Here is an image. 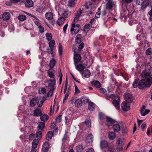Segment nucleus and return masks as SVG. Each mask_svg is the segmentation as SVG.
Instances as JSON below:
<instances>
[{
	"label": "nucleus",
	"instance_id": "24",
	"mask_svg": "<svg viewBox=\"0 0 152 152\" xmlns=\"http://www.w3.org/2000/svg\"><path fill=\"white\" fill-rule=\"evenodd\" d=\"M10 13L8 12H4L2 15V18L4 20H8L10 19Z\"/></svg>",
	"mask_w": 152,
	"mask_h": 152
},
{
	"label": "nucleus",
	"instance_id": "42",
	"mask_svg": "<svg viewBox=\"0 0 152 152\" xmlns=\"http://www.w3.org/2000/svg\"><path fill=\"white\" fill-rule=\"evenodd\" d=\"M54 89V88H51L50 89L47 94L48 97H51L53 96Z\"/></svg>",
	"mask_w": 152,
	"mask_h": 152
},
{
	"label": "nucleus",
	"instance_id": "51",
	"mask_svg": "<svg viewBox=\"0 0 152 152\" xmlns=\"http://www.w3.org/2000/svg\"><path fill=\"white\" fill-rule=\"evenodd\" d=\"M83 9L81 10V9H79L75 15V16L80 17L83 13Z\"/></svg>",
	"mask_w": 152,
	"mask_h": 152
},
{
	"label": "nucleus",
	"instance_id": "23",
	"mask_svg": "<svg viewBox=\"0 0 152 152\" xmlns=\"http://www.w3.org/2000/svg\"><path fill=\"white\" fill-rule=\"evenodd\" d=\"M83 37L82 36L81 34H78L75 38V42L76 43H80Z\"/></svg>",
	"mask_w": 152,
	"mask_h": 152
},
{
	"label": "nucleus",
	"instance_id": "5",
	"mask_svg": "<svg viewBox=\"0 0 152 152\" xmlns=\"http://www.w3.org/2000/svg\"><path fill=\"white\" fill-rule=\"evenodd\" d=\"M124 99L126 102L129 103H131L133 100V96L129 93H126L124 94Z\"/></svg>",
	"mask_w": 152,
	"mask_h": 152
},
{
	"label": "nucleus",
	"instance_id": "53",
	"mask_svg": "<svg viewBox=\"0 0 152 152\" xmlns=\"http://www.w3.org/2000/svg\"><path fill=\"white\" fill-rule=\"evenodd\" d=\"M62 119V115H60L56 118V122L58 123L61 121Z\"/></svg>",
	"mask_w": 152,
	"mask_h": 152
},
{
	"label": "nucleus",
	"instance_id": "10",
	"mask_svg": "<svg viewBox=\"0 0 152 152\" xmlns=\"http://www.w3.org/2000/svg\"><path fill=\"white\" fill-rule=\"evenodd\" d=\"M50 148V144L48 141H46L43 144L42 149V151L45 152H47Z\"/></svg>",
	"mask_w": 152,
	"mask_h": 152
},
{
	"label": "nucleus",
	"instance_id": "27",
	"mask_svg": "<svg viewBox=\"0 0 152 152\" xmlns=\"http://www.w3.org/2000/svg\"><path fill=\"white\" fill-rule=\"evenodd\" d=\"M53 133L51 131H49L47 133L46 138V139L48 141H49L51 139L53 136Z\"/></svg>",
	"mask_w": 152,
	"mask_h": 152
},
{
	"label": "nucleus",
	"instance_id": "22",
	"mask_svg": "<svg viewBox=\"0 0 152 152\" xmlns=\"http://www.w3.org/2000/svg\"><path fill=\"white\" fill-rule=\"evenodd\" d=\"M33 114L35 116H39L42 114L41 110L38 108H36L34 111Z\"/></svg>",
	"mask_w": 152,
	"mask_h": 152
},
{
	"label": "nucleus",
	"instance_id": "43",
	"mask_svg": "<svg viewBox=\"0 0 152 152\" xmlns=\"http://www.w3.org/2000/svg\"><path fill=\"white\" fill-rule=\"evenodd\" d=\"M139 79H136L134 81V83H133V86L134 88H136L139 85Z\"/></svg>",
	"mask_w": 152,
	"mask_h": 152
},
{
	"label": "nucleus",
	"instance_id": "6",
	"mask_svg": "<svg viewBox=\"0 0 152 152\" xmlns=\"http://www.w3.org/2000/svg\"><path fill=\"white\" fill-rule=\"evenodd\" d=\"M121 107L123 110L126 111L129 110L130 108V105L129 103L124 102L121 104Z\"/></svg>",
	"mask_w": 152,
	"mask_h": 152
},
{
	"label": "nucleus",
	"instance_id": "46",
	"mask_svg": "<svg viewBox=\"0 0 152 152\" xmlns=\"http://www.w3.org/2000/svg\"><path fill=\"white\" fill-rule=\"evenodd\" d=\"M107 117L104 114L101 113L99 114V118L101 120L106 119V118Z\"/></svg>",
	"mask_w": 152,
	"mask_h": 152
},
{
	"label": "nucleus",
	"instance_id": "38",
	"mask_svg": "<svg viewBox=\"0 0 152 152\" xmlns=\"http://www.w3.org/2000/svg\"><path fill=\"white\" fill-rule=\"evenodd\" d=\"M95 108L94 104L92 102L88 103V109L91 110H93Z\"/></svg>",
	"mask_w": 152,
	"mask_h": 152
},
{
	"label": "nucleus",
	"instance_id": "52",
	"mask_svg": "<svg viewBox=\"0 0 152 152\" xmlns=\"http://www.w3.org/2000/svg\"><path fill=\"white\" fill-rule=\"evenodd\" d=\"M128 130V129L127 127L125 126H123L122 128V131L123 133H126Z\"/></svg>",
	"mask_w": 152,
	"mask_h": 152
},
{
	"label": "nucleus",
	"instance_id": "39",
	"mask_svg": "<svg viewBox=\"0 0 152 152\" xmlns=\"http://www.w3.org/2000/svg\"><path fill=\"white\" fill-rule=\"evenodd\" d=\"M48 118V116L47 115H41L40 117L41 120L44 121H47Z\"/></svg>",
	"mask_w": 152,
	"mask_h": 152
},
{
	"label": "nucleus",
	"instance_id": "45",
	"mask_svg": "<svg viewBox=\"0 0 152 152\" xmlns=\"http://www.w3.org/2000/svg\"><path fill=\"white\" fill-rule=\"evenodd\" d=\"M115 98V95L113 94H111L110 95H107L106 96V98L107 99H110L111 98L112 99H114Z\"/></svg>",
	"mask_w": 152,
	"mask_h": 152
},
{
	"label": "nucleus",
	"instance_id": "3",
	"mask_svg": "<svg viewBox=\"0 0 152 152\" xmlns=\"http://www.w3.org/2000/svg\"><path fill=\"white\" fill-rule=\"evenodd\" d=\"M136 3L138 5H142L141 9L142 10H143L148 5L149 1H148L145 0H136Z\"/></svg>",
	"mask_w": 152,
	"mask_h": 152
},
{
	"label": "nucleus",
	"instance_id": "17",
	"mask_svg": "<svg viewBox=\"0 0 152 152\" xmlns=\"http://www.w3.org/2000/svg\"><path fill=\"white\" fill-rule=\"evenodd\" d=\"M45 126V123L44 122H39L38 123L37 129L39 131L43 130Z\"/></svg>",
	"mask_w": 152,
	"mask_h": 152
},
{
	"label": "nucleus",
	"instance_id": "54",
	"mask_svg": "<svg viewBox=\"0 0 152 152\" xmlns=\"http://www.w3.org/2000/svg\"><path fill=\"white\" fill-rule=\"evenodd\" d=\"M75 94L76 95L79 93L80 92V90L77 86L76 85H75Z\"/></svg>",
	"mask_w": 152,
	"mask_h": 152
},
{
	"label": "nucleus",
	"instance_id": "7",
	"mask_svg": "<svg viewBox=\"0 0 152 152\" xmlns=\"http://www.w3.org/2000/svg\"><path fill=\"white\" fill-rule=\"evenodd\" d=\"M117 97L118 98V99L117 100L114 99L112 102V103L116 108L117 110H119L120 108V98L118 96H117Z\"/></svg>",
	"mask_w": 152,
	"mask_h": 152
},
{
	"label": "nucleus",
	"instance_id": "55",
	"mask_svg": "<svg viewBox=\"0 0 152 152\" xmlns=\"http://www.w3.org/2000/svg\"><path fill=\"white\" fill-rule=\"evenodd\" d=\"M152 54V50L151 48H148L146 51V54L147 55H149Z\"/></svg>",
	"mask_w": 152,
	"mask_h": 152
},
{
	"label": "nucleus",
	"instance_id": "61",
	"mask_svg": "<svg viewBox=\"0 0 152 152\" xmlns=\"http://www.w3.org/2000/svg\"><path fill=\"white\" fill-rule=\"evenodd\" d=\"M39 31L41 34H42L44 31V28L43 27L41 26L40 27L38 28Z\"/></svg>",
	"mask_w": 152,
	"mask_h": 152
},
{
	"label": "nucleus",
	"instance_id": "19",
	"mask_svg": "<svg viewBox=\"0 0 152 152\" xmlns=\"http://www.w3.org/2000/svg\"><path fill=\"white\" fill-rule=\"evenodd\" d=\"M71 15V12L68 11H63L61 14L62 17H63L65 19L69 17Z\"/></svg>",
	"mask_w": 152,
	"mask_h": 152
},
{
	"label": "nucleus",
	"instance_id": "1",
	"mask_svg": "<svg viewBox=\"0 0 152 152\" xmlns=\"http://www.w3.org/2000/svg\"><path fill=\"white\" fill-rule=\"evenodd\" d=\"M142 79L139 83L138 87L140 89L145 87H149L152 83V77L146 70H143L141 74Z\"/></svg>",
	"mask_w": 152,
	"mask_h": 152
},
{
	"label": "nucleus",
	"instance_id": "28",
	"mask_svg": "<svg viewBox=\"0 0 152 152\" xmlns=\"http://www.w3.org/2000/svg\"><path fill=\"white\" fill-rule=\"evenodd\" d=\"M37 103H38L37 99L33 98L30 101V106L32 107H34Z\"/></svg>",
	"mask_w": 152,
	"mask_h": 152
},
{
	"label": "nucleus",
	"instance_id": "47",
	"mask_svg": "<svg viewBox=\"0 0 152 152\" xmlns=\"http://www.w3.org/2000/svg\"><path fill=\"white\" fill-rule=\"evenodd\" d=\"M18 18L20 20L23 21L26 19V17L25 15H21L18 16Z\"/></svg>",
	"mask_w": 152,
	"mask_h": 152
},
{
	"label": "nucleus",
	"instance_id": "12",
	"mask_svg": "<svg viewBox=\"0 0 152 152\" xmlns=\"http://www.w3.org/2000/svg\"><path fill=\"white\" fill-rule=\"evenodd\" d=\"M76 68L80 72H82L83 70L86 67V66L83 64H80L75 65Z\"/></svg>",
	"mask_w": 152,
	"mask_h": 152
},
{
	"label": "nucleus",
	"instance_id": "63",
	"mask_svg": "<svg viewBox=\"0 0 152 152\" xmlns=\"http://www.w3.org/2000/svg\"><path fill=\"white\" fill-rule=\"evenodd\" d=\"M79 17L75 16L72 23H74L75 24V23L77 22L79 20Z\"/></svg>",
	"mask_w": 152,
	"mask_h": 152
},
{
	"label": "nucleus",
	"instance_id": "30",
	"mask_svg": "<svg viewBox=\"0 0 152 152\" xmlns=\"http://www.w3.org/2000/svg\"><path fill=\"white\" fill-rule=\"evenodd\" d=\"M45 17L47 19L49 20H51L53 18V15L51 12H48L46 13L45 15Z\"/></svg>",
	"mask_w": 152,
	"mask_h": 152
},
{
	"label": "nucleus",
	"instance_id": "11",
	"mask_svg": "<svg viewBox=\"0 0 152 152\" xmlns=\"http://www.w3.org/2000/svg\"><path fill=\"white\" fill-rule=\"evenodd\" d=\"M145 106L144 105L142 106L140 110V113L142 116H144L148 113L150 112L149 110H145Z\"/></svg>",
	"mask_w": 152,
	"mask_h": 152
},
{
	"label": "nucleus",
	"instance_id": "57",
	"mask_svg": "<svg viewBox=\"0 0 152 152\" xmlns=\"http://www.w3.org/2000/svg\"><path fill=\"white\" fill-rule=\"evenodd\" d=\"M47 52L49 54H52L53 52V48H50V49L48 48L47 49Z\"/></svg>",
	"mask_w": 152,
	"mask_h": 152
},
{
	"label": "nucleus",
	"instance_id": "26",
	"mask_svg": "<svg viewBox=\"0 0 152 152\" xmlns=\"http://www.w3.org/2000/svg\"><path fill=\"white\" fill-rule=\"evenodd\" d=\"M86 142L88 143H91L93 141V135L91 134H89L86 139Z\"/></svg>",
	"mask_w": 152,
	"mask_h": 152
},
{
	"label": "nucleus",
	"instance_id": "40",
	"mask_svg": "<svg viewBox=\"0 0 152 152\" xmlns=\"http://www.w3.org/2000/svg\"><path fill=\"white\" fill-rule=\"evenodd\" d=\"M45 36L47 39L48 41H50L52 39V35L51 33H46Z\"/></svg>",
	"mask_w": 152,
	"mask_h": 152
},
{
	"label": "nucleus",
	"instance_id": "56",
	"mask_svg": "<svg viewBox=\"0 0 152 152\" xmlns=\"http://www.w3.org/2000/svg\"><path fill=\"white\" fill-rule=\"evenodd\" d=\"M90 27V25L89 24H87L85 25L84 27V29L85 31H88Z\"/></svg>",
	"mask_w": 152,
	"mask_h": 152
},
{
	"label": "nucleus",
	"instance_id": "16",
	"mask_svg": "<svg viewBox=\"0 0 152 152\" xmlns=\"http://www.w3.org/2000/svg\"><path fill=\"white\" fill-rule=\"evenodd\" d=\"M133 0H121V2L122 6H125L126 7L127 6L128 4L132 3Z\"/></svg>",
	"mask_w": 152,
	"mask_h": 152
},
{
	"label": "nucleus",
	"instance_id": "35",
	"mask_svg": "<svg viewBox=\"0 0 152 152\" xmlns=\"http://www.w3.org/2000/svg\"><path fill=\"white\" fill-rule=\"evenodd\" d=\"M55 64L56 61L54 59H53L50 60L49 64L50 69H52L55 66Z\"/></svg>",
	"mask_w": 152,
	"mask_h": 152
},
{
	"label": "nucleus",
	"instance_id": "41",
	"mask_svg": "<svg viewBox=\"0 0 152 152\" xmlns=\"http://www.w3.org/2000/svg\"><path fill=\"white\" fill-rule=\"evenodd\" d=\"M39 131V132H37L36 134V137L38 138V139L40 140L42 137V133L41 131Z\"/></svg>",
	"mask_w": 152,
	"mask_h": 152
},
{
	"label": "nucleus",
	"instance_id": "60",
	"mask_svg": "<svg viewBox=\"0 0 152 152\" xmlns=\"http://www.w3.org/2000/svg\"><path fill=\"white\" fill-rule=\"evenodd\" d=\"M46 89L45 88H42L40 91H39V94H44L46 93Z\"/></svg>",
	"mask_w": 152,
	"mask_h": 152
},
{
	"label": "nucleus",
	"instance_id": "21",
	"mask_svg": "<svg viewBox=\"0 0 152 152\" xmlns=\"http://www.w3.org/2000/svg\"><path fill=\"white\" fill-rule=\"evenodd\" d=\"M82 74L84 75L85 77H89L91 75L90 71L88 69H86L82 72Z\"/></svg>",
	"mask_w": 152,
	"mask_h": 152
},
{
	"label": "nucleus",
	"instance_id": "49",
	"mask_svg": "<svg viewBox=\"0 0 152 152\" xmlns=\"http://www.w3.org/2000/svg\"><path fill=\"white\" fill-rule=\"evenodd\" d=\"M43 10L44 9L42 6H38L37 7L36 11L39 13H42L43 12Z\"/></svg>",
	"mask_w": 152,
	"mask_h": 152
},
{
	"label": "nucleus",
	"instance_id": "34",
	"mask_svg": "<svg viewBox=\"0 0 152 152\" xmlns=\"http://www.w3.org/2000/svg\"><path fill=\"white\" fill-rule=\"evenodd\" d=\"M113 7V1L107 2L106 4V8L107 9H111Z\"/></svg>",
	"mask_w": 152,
	"mask_h": 152
},
{
	"label": "nucleus",
	"instance_id": "36",
	"mask_svg": "<svg viewBox=\"0 0 152 152\" xmlns=\"http://www.w3.org/2000/svg\"><path fill=\"white\" fill-rule=\"evenodd\" d=\"M107 142L105 140L102 141L100 142V147L102 148L106 147L107 146Z\"/></svg>",
	"mask_w": 152,
	"mask_h": 152
},
{
	"label": "nucleus",
	"instance_id": "37",
	"mask_svg": "<svg viewBox=\"0 0 152 152\" xmlns=\"http://www.w3.org/2000/svg\"><path fill=\"white\" fill-rule=\"evenodd\" d=\"M84 149L83 146L79 145L76 147V150L77 152H82Z\"/></svg>",
	"mask_w": 152,
	"mask_h": 152
},
{
	"label": "nucleus",
	"instance_id": "20",
	"mask_svg": "<svg viewBox=\"0 0 152 152\" xmlns=\"http://www.w3.org/2000/svg\"><path fill=\"white\" fill-rule=\"evenodd\" d=\"M91 83L92 85H93L97 88H99L101 86V84L98 81H92L91 82Z\"/></svg>",
	"mask_w": 152,
	"mask_h": 152
},
{
	"label": "nucleus",
	"instance_id": "44",
	"mask_svg": "<svg viewBox=\"0 0 152 152\" xmlns=\"http://www.w3.org/2000/svg\"><path fill=\"white\" fill-rule=\"evenodd\" d=\"M75 1L72 0H69L68 1V6L70 7H74L75 5Z\"/></svg>",
	"mask_w": 152,
	"mask_h": 152
},
{
	"label": "nucleus",
	"instance_id": "58",
	"mask_svg": "<svg viewBox=\"0 0 152 152\" xmlns=\"http://www.w3.org/2000/svg\"><path fill=\"white\" fill-rule=\"evenodd\" d=\"M99 90L101 93L104 94L105 95L107 94V91L104 88H101L99 89Z\"/></svg>",
	"mask_w": 152,
	"mask_h": 152
},
{
	"label": "nucleus",
	"instance_id": "33",
	"mask_svg": "<svg viewBox=\"0 0 152 152\" xmlns=\"http://www.w3.org/2000/svg\"><path fill=\"white\" fill-rule=\"evenodd\" d=\"M52 69H50L48 71V75L50 78H54L55 75L53 72L52 71Z\"/></svg>",
	"mask_w": 152,
	"mask_h": 152
},
{
	"label": "nucleus",
	"instance_id": "29",
	"mask_svg": "<svg viewBox=\"0 0 152 152\" xmlns=\"http://www.w3.org/2000/svg\"><path fill=\"white\" fill-rule=\"evenodd\" d=\"M116 134L114 132H110L108 135L109 139L111 140L114 139L116 137Z\"/></svg>",
	"mask_w": 152,
	"mask_h": 152
},
{
	"label": "nucleus",
	"instance_id": "32",
	"mask_svg": "<svg viewBox=\"0 0 152 152\" xmlns=\"http://www.w3.org/2000/svg\"><path fill=\"white\" fill-rule=\"evenodd\" d=\"M39 143V140L38 139H34L32 143V147L33 148H36Z\"/></svg>",
	"mask_w": 152,
	"mask_h": 152
},
{
	"label": "nucleus",
	"instance_id": "25",
	"mask_svg": "<svg viewBox=\"0 0 152 152\" xmlns=\"http://www.w3.org/2000/svg\"><path fill=\"white\" fill-rule=\"evenodd\" d=\"M82 102L80 99H77L75 102V104L76 107H80L82 106Z\"/></svg>",
	"mask_w": 152,
	"mask_h": 152
},
{
	"label": "nucleus",
	"instance_id": "48",
	"mask_svg": "<svg viewBox=\"0 0 152 152\" xmlns=\"http://www.w3.org/2000/svg\"><path fill=\"white\" fill-rule=\"evenodd\" d=\"M55 44V41L54 40H50L48 44L50 48H53V46Z\"/></svg>",
	"mask_w": 152,
	"mask_h": 152
},
{
	"label": "nucleus",
	"instance_id": "13",
	"mask_svg": "<svg viewBox=\"0 0 152 152\" xmlns=\"http://www.w3.org/2000/svg\"><path fill=\"white\" fill-rule=\"evenodd\" d=\"M123 140L120 139L118 141V145L117 147V149L118 150V151H122L123 149Z\"/></svg>",
	"mask_w": 152,
	"mask_h": 152
},
{
	"label": "nucleus",
	"instance_id": "50",
	"mask_svg": "<svg viewBox=\"0 0 152 152\" xmlns=\"http://www.w3.org/2000/svg\"><path fill=\"white\" fill-rule=\"evenodd\" d=\"M58 50L60 55L61 56L62 54L63 50L62 45L60 43H59L58 45Z\"/></svg>",
	"mask_w": 152,
	"mask_h": 152
},
{
	"label": "nucleus",
	"instance_id": "15",
	"mask_svg": "<svg viewBox=\"0 0 152 152\" xmlns=\"http://www.w3.org/2000/svg\"><path fill=\"white\" fill-rule=\"evenodd\" d=\"M25 4L26 7L30 8L33 7L34 3L31 0H27L25 2Z\"/></svg>",
	"mask_w": 152,
	"mask_h": 152
},
{
	"label": "nucleus",
	"instance_id": "62",
	"mask_svg": "<svg viewBox=\"0 0 152 152\" xmlns=\"http://www.w3.org/2000/svg\"><path fill=\"white\" fill-rule=\"evenodd\" d=\"M85 123L88 126V127L91 126V122L90 121L87 119L85 121Z\"/></svg>",
	"mask_w": 152,
	"mask_h": 152
},
{
	"label": "nucleus",
	"instance_id": "64",
	"mask_svg": "<svg viewBox=\"0 0 152 152\" xmlns=\"http://www.w3.org/2000/svg\"><path fill=\"white\" fill-rule=\"evenodd\" d=\"M76 98H75L74 97H72L70 100V102L71 104H75V102L76 99Z\"/></svg>",
	"mask_w": 152,
	"mask_h": 152
},
{
	"label": "nucleus",
	"instance_id": "31",
	"mask_svg": "<svg viewBox=\"0 0 152 152\" xmlns=\"http://www.w3.org/2000/svg\"><path fill=\"white\" fill-rule=\"evenodd\" d=\"M65 19L63 17H60L58 18L57 20V23L59 26H60L64 23Z\"/></svg>",
	"mask_w": 152,
	"mask_h": 152
},
{
	"label": "nucleus",
	"instance_id": "14",
	"mask_svg": "<svg viewBox=\"0 0 152 152\" xmlns=\"http://www.w3.org/2000/svg\"><path fill=\"white\" fill-rule=\"evenodd\" d=\"M71 90V88L69 86L67 90V92L65 95V96L63 99V103L66 102L68 96L70 93V91Z\"/></svg>",
	"mask_w": 152,
	"mask_h": 152
},
{
	"label": "nucleus",
	"instance_id": "4",
	"mask_svg": "<svg viewBox=\"0 0 152 152\" xmlns=\"http://www.w3.org/2000/svg\"><path fill=\"white\" fill-rule=\"evenodd\" d=\"M81 27L80 25L77 24L76 25L74 23H72V27L70 29L71 32L74 31L75 34L77 33L80 29Z\"/></svg>",
	"mask_w": 152,
	"mask_h": 152
},
{
	"label": "nucleus",
	"instance_id": "9",
	"mask_svg": "<svg viewBox=\"0 0 152 152\" xmlns=\"http://www.w3.org/2000/svg\"><path fill=\"white\" fill-rule=\"evenodd\" d=\"M121 123H118L116 124H114L112 126V128L114 132H118L121 129L120 124Z\"/></svg>",
	"mask_w": 152,
	"mask_h": 152
},
{
	"label": "nucleus",
	"instance_id": "18",
	"mask_svg": "<svg viewBox=\"0 0 152 152\" xmlns=\"http://www.w3.org/2000/svg\"><path fill=\"white\" fill-rule=\"evenodd\" d=\"M56 80L55 78L53 79H50L48 82V86L52 88H54V87L55 84Z\"/></svg>",
	"mask_w": 152,
	"mask_h": 152
},
{
	"label": "nucleus",
	"instance_id": "2",
	"mask_svg": "<svg viewBox=\"0 0 152 152\" xmlns=\"http://www.w3.org/2000/svg\"><path fill=\"white\" fill-rule=\"evenodd\" d=\"M72 49L74 52V64H75L76 65L80 61L81 59V57L80 55L77 54V52H76V49L75 46H73Z\"/></svg>",
	"mask_w": 152,
	"mask_h": 152
},
{
	"label": "nucleus",
	"instance_id": "8",
	"mask_svg": "<svg viewBox=\"0 0 152 152\" xmlns=\"http://www.w3.org/2000/svg\"><path fill=\"white\" fill-rule=\"evenodd\" d=\"M105 120L106 124L108 127L111 126L113 124H114L115 122V120L108 117L106 118Z\"/></svg>",
	"mask_w": 152,
	"mask_h": 152
},
{
	"label": "nucleus",
	"instance_id": "59",
	"mask_svg": "<svg viewBox=\"0 0 152 152\" xmlns=\"http://www.w3.org/2000/svg\"><path fill=\"white\" fill-rule=\"evenodd\" d=\"M68 82L67 80L66 79L65 82V86L64 87V93L66 94L67 92V88L68 86Z\"/></svg>",
	"mask_w": 152,
	"mask_h": 152
}]
</instances>
